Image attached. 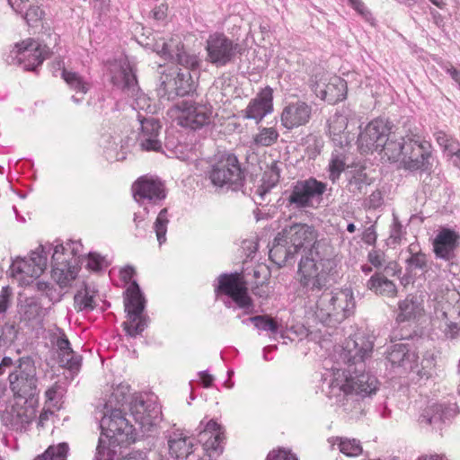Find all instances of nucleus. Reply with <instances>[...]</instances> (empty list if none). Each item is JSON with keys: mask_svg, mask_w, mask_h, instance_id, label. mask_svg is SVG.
<instances>
[{"mask_svg": "<svg viewBox=\"0 0 460 460\" xmlns=\"http://www.w3.org/2000/svg\"><path fill=\"white\" fill-rule=\"evenodd\" d=\"M373 349L371 336L356 333L335 350V360L347 365V368H332L327 383L330 399L348 400L349 395L371 398L377 392L380 385L377 378L365 372V361L371 357Z\"/></svg>", "mask_w": 460, "mask_h": 460, "instance_id": "1", "label": "nucleus"}, {"mask_svg": "<svg viewBox=\"0 0 460 460\" xmlns=\"http://www.w3.org/2000/svg\"><path fill=\"white\" fill-rule=\"evenodd\" d=\"M97 408V414L101 415L100 428L102 434L108 438H99L93 460H122L121 448L123 445H128L134 441V429L125 417V413L111 404H101Z\"/></svg>", "mask_w": 460, "mask_h": 460, "instance_id": "2", "label": "nucleus"}, {"mask_svg": "<svg viewBox=\"0 0 460 460\" xmlns=\"http://www.w3.org/2000/svg\"><path fill=\"white\" fill-rule=\"evenodd\" d=\"M317 231L312 226L302 223H292L284 226L274 237L269 252L272 262L279 268L296 261V256L305 249L309 255L315 254V245L321 244L322 251L329 249L325 243L317 241Z\"/></svg>", "mask_w": 460, "mask_h": 460, "instance_id": "3", "label": "nucleus"}, {"mask_svg": "<svg viewBox=\"0 0 460 460\" xmlns=\"http://www.w3.org/2000/svg\"><path fill=\"white\" fill-rule=\"evenodd\" d=\"M315 254L300 259L297 270V280L302 291L307 296H317L328 289L331 281L338 277V261L329 249L322 251V245H315Z\"/></svg>", "mask_w": 460, "mask_h": 460, "instance_id": "4", "label": "nucleus"}, {"mask_svg": "<svg viewBox=\"0 0 460 460\" xmlns=\"http://www.w3.org/2000/svg\"><path fill=\"white\" fill-rule=\"evenodd\" d=\"M9 369L8 379L13 396L23 399L24 402L38 397L36 367L31 357L20 358L16 363L9 357H4L0 362V376ZM34 402H38V398Z\"/></svg>", "mask_w": 460, "mask_h": 460, "instance_id": "5", "label": "nucleus"}, {"mask_svg": "<svg viewBox=\"0 0 460 460\" xmlns=\"http://www.w3.org/2000/svg\"><path fill=\"white\" fill-rule=\"evenodd\" d=\"M354 307L350 288L324 289L316 302L315 317L323 325L335 328L353 313Z\"/></svg>", "mask_w": 460, "mask_h": 460, "instance_id": "6", "label": "nucleus"}, {"mask_svg": "<svg viewBox=\"0 0 460 460\" xmlns=\"http://www.w3.org/2000/svg\"><path fill=\"white\" fill-rule=\"evenodd\" d=\"M80 242L69 241L57 244L52 254L51 277L61 287H68L77 276V257H80Z\"/></svg>", "mask_w": 460, "mask_h": 460, "instance_id": "7", "label": "nucleus"}, {"mask_svg": "<svg viewBox=\"0 0 460 460\" xmlns=\"http://www.w3.org/2000/svg\"><path fill=\"white\" fill-rule=\"evenodd\" d=\"M208 179L213 186L237 191L243 187L244 172L241 168L238 158L234 154H224L214 163L208 172Z\"/></svg>", "mask_w": 460, "mask_h": 460, "instance_id": "8", "label": "nucleus"}, {"mask_svg": "<svg viewBox=\"0 0 460 460\" xmlns=\"http://www.w3.org/2000/svg\"><path fill=\"white\" fill-rule=\"evenodd\" d=\"M327 190V184L314 177L294 182L284 191V204L288 209L302 210L313 207V201H320Z\"/></svg>", "mask_w": 460, "mask_h": 460, "instance_id": "9", "label": "nucleus"}, {"mask_svg": "<svg viewBox=\"0 0 460 460\" xmlns=\"http://www.w3.org/2000/svg\"><path fill=\"white\" fill-rule=\"evenodd\" d=\"M125 294L124 305L128 321L122 323V327L127 335L135 338L147 327L146 316L143 314L146 299L136 280L130 283Z\"/></svg>", "mask_w": 460, "mask_h": 460, "instance_id": "10", "label": "nucleus"}, {"mask_svg": "<svg viewBox=\"0 0 460 460\" xmlns=\"http://www.w3.org/2000/svg\"><path fill=\"white\" fill-rule=\"evenodd\" d=\"M432 146L419 134L406 135L402 167L410 172H429L432 168Z\"/></svg>", "mask_w": 460, "mask_h": 460, "instance_id": "11", "label": "nucleus"}, {"mask_svg": "<svg viewBox=\"0 0 460 460\" xmlns=\"http://www.w3.org/2000/svg\"><path fill=\"white\" fill-rule=\"evenodd\" d=\"M207 62L216 67H224L234 63L243 48L222 32H214L206 40Z\"/></svg>", "mask_w": 460, "mask_h": 460, "instance_id": "12", "label": "nucleus"}, {"mask_svg": "<svg viewBox=\"0 0 460 460\" xmlns=\"http://www.w3.org/2000/svg\"><path fill=\"white\" fill-rule=\"evenodd\" d=\"M170 112H179L177 119L181 126L199 129L210 123L212 107L208 103L201 104L182 100L173 104Z\"/></svg>", "mask_w": 460, "mask_h": 460, "instance_id": "13", "label": "nucleus"}, {"mask_svg": "<svg viewBox=\"0 0 460 460\" xmlns=\"http://www.w3.org/2000/svg\"><path fill=\"white\" fill-rule=\"evenodd\" d=\"M111 83L123 93L135 99L132 104L135 110L146 109L145 105L149 99H147L144 93H140L137 75L128 63H124L112 71Z\"/></svg>", "mask_w": 460, "mask_h": 460, "instance_id": "14", "label": "nucleus"}, {"mask_svg": "<svg viewBox=\"0 0 460 460\" xmlns=\"http://www.w3.org/2000/svg\"><path fill=\"white\" fill-rule=\"evenodd\" d=\"M391 129V123L386 119L378 118L371 120L358 135V146L360 152L378 151L388 139Z\"/></svg>", "mask_w": 460, "mask_h": 460, "instance_id": "15", "label": "nucleus"}, {"mask_svg": "<svg viewBox=\"0 0 460 460\" xmlns=\"http://www.w3.org/2000/svg\"><path fill=\"white\" fill-rule=\"evenodd\" d=\"M217 279L218 285L215 288L217 295L224 294L231 297L240 308L249 309L252 306V298L240 273H223Z\"/></svg>", "mask_w": 460, "mask_h": 460, "instance_id": "16", "label": "nucleus"}, {"mask_svg": "<svg viewBox=\"0 0 460 460\" xmlns=\"http://www.w3.org/2000/svg\"><path fill=\"white\" fill-rule=\"evenodd\" d=\"M134 199L148 214L147 205H158L166 198V191L164 183L152 177L141 176L132 185Z\"/></svg>", "mask_w": 460, "mask_h": 460, "instance_id": "17", "label": "nucleus"}, {"mask_svg": "<svg viewBox=\"0 0 460 460\" xmlns=\"http://www.w3.org/2000/svg\"><path fill=\"white\" fill-rule=\"evenodd\" d=\"M311 89L318 98L332 105L344 100L347 95V83L338 75H316Z\"/></svg>", "mask_w": 460, "mask_h": 460, "instance_id": "18", "label": "nucleus"}, {"mask_svg": "<svg viewBox=\"0 0 460 460\" xmlns=\"http://www.w3.org/2000/svg\"><path fill=\"white\" fill-rule=\"evenodd\" d=\"M15 58L26 71L36 72L51 53L47 45H41L33 39H26L15 45Z\"/></svg>", "mask_w": 460, "mask_h": 460, "instance_id": "19", "label": "nucleus"}, {"mask_svg": "<svg viewBox=\"0 0 460 460\" xmlns=\"http://www.w3.org/2000/svg\"><path fill=\"white\" fill-rule=\"evenodd\" d=\"M37 404H5L4 410H0L2 423L13 429H25L36 418Z\"/></svg>", "mask_w": 460, "mask_h": 460, "instance_id": "20", "label": "nucleus"}, {"mask_svg": "<svg viewBox=\"0 0 460 460\" xmlns=\"http://www.w3.org/2000/svg\"><path fill=\"white\" fill-rule=\"evenodd\" d=\"M225 431L214 420H209L204 430L199 433L202 443L203 456L199 460H216L224 451Z\"/></svg>", "mask_w": 460, "mask_h": 460, "instance_id": "21", "label": "nucleus"}, {"mask_svg": "<svg viewBox=\"0 0 460 460\" xmlns=\"http://www.w3.org/2000/svg\"><path fill=\"white\" fill-rule=\"evenodd\" d=\"M140 133L138 142L142 150L159 152L162 150V141L159 138L162 128L160 121L154 117H144L138 113Z\"/></svg>", "mask_w": 460, "mask_h": 460, "instance_id": "22", "label": "nucleus"}, {"mask_svg": "<svg viewBox=\"0 0 460 460\" xmlns=\"http://www.w3.org/2000/svg\"><path fill=\"white\" fill-rule=\"evenodd\" d=\"M405 253L407 256L404 260V264L407 275L406 284H408L410 278L427 274L431 269L432 261H430L429 256L420 249L418 243H411L407 247Z\"/></svg>", "mask_w": 460, "mask_h": 460, "instance_id": "23", "label": "nucleus"}, {"mask_svg": "<svg viewBox=\"0 0 460 460\" xmlns=\"http://www.w3.org/2000/svg\"><path fill=\"white\" fill-rule=\"evenodd\" d=\"M436 317L440 321L441 328L447 339L454 340L460 336V303H449L436 309Z\"/></svg>", "mask_w": 460, "mask_h": 460, "instance_id": "24", "label": "nucleus"}, {"mask_svg": "<svg viewBox=\"0 0 460 460\" xmlns=\"http://www.w3.org/2000/svg\"><path fill=\"white\" fill-rule=\"evenodd\" d=\"M312 116V107L302 101H296L287 104L281 112V125L291 130L307 124Z\"/></svg>", "mask_w": 460, "mask_h": 460, "instance_id": "25", "label": "nucleus"}, {"mask_svg": "<svg viewBox=\"0 0 460 460\" xmlns=\"http://www.w3.org/2000/svg\"><path fill=\"white\" fill-rule=\"evenodd\" d=\"M273 111V90L270 86L261 89L255 98L252 99L243 111V117L261 122L265 116Z\"/></svg>", "mask_w": 460, "mask_h": 460, "instance_id": "26", "label": "nucleus"}, {"mask_svg": "<svg viewBox=\"0 0 460 460\" xmlns=\"http://www.w3.org/2000/svg\"><path fill=\"white\" fill-rule=\"evenodd\" d=\"M459 241L460 235L455 230L447 227L441 228L432 243L436 257L448 261L453 260Z\"/></svg>", "mask_w": 460, "mask_h": 460, "instance_id": "27", "label": "nucleus"}, {"mask_svg": "<svg viewBox=\"0 0 460 460\" xmlns=\"http://www.w3.org/2000/svg\"><path fill=\"white\" fill-rule=\"evenodd\" d=\"M166 438L169 454L174 459H186L197 450V445L194 444L195 438L179 429L169 431Z\"/></svg>", "mask_w": 460, "mask_h": 460, "instance_id": "28", "label": "nucleus"}, {"mask_svg": "<svg viewBox=\"0 0 460 460\" xmlns=\"http://www.w3.org/2000/svg\"><path fill=\"white\" fill-rule=\"evenodd\" d=\"M56 346L59 365L69 370L72 376L76 375L81 368L82 357L75 354L64 333L57 339Z\"/></svg>", "mask_w": 460, "mask_h": 460, "instance_id": "29", "label": "nucleus"}, {"mask_svg": "<svg viewBox=\"0 0 460 460\" xmlns=\"http://www.w3.org/2000/svg\"><path fill=\"white\" fill-rule=\"evenodd\" d=\"M47 252L45 247L40 245L36 251H33L28 261L22 260L13 264V270L16 273L30 274L31 277H39L47 268Z\"/></svg>", "mask_w": 460, "mask_h": 460, "instance_id": "30", "label": "nucleus"}, {"mask_svg": "<svg viewBox=\"0 0 460 460\" xmlns=\"http://www.w3.org/2000/svg\"><path fill=\"white\" fill-rule=\"evenodd\" d=\"M385 359L392 367L412 368V363L416 361L417 356L408 344L393 343L385 351Z\"/></svg>", "mask_w": 460, "mask_h": 460, "instance_id": "31", "label": "nucleus"}, {"mask_svg": "<svg viewBox=\"0 0 460 460\" xmlns=\"http://www.w3.org/2000/svg\"><path fill=\"white\" fill-rule=\"evenodd\" d=\"M398 309L399 313L396 317V322L399 324L404 323L405 322H415L423 312V307L418 298L411 295L399 302Z\"/></svg>", "mask_w": 460, "mask_h": 460, "instance_id": "32", "label": "nucleus"}, {"mask_svg": "<svg viewBox=\"0 0 460 460\" xmlns=\"http://www.w3.org/2000/svg\"><path fill=\"white\" fill-rule=\"evenodd\" d=\"M328 127L329 134L336 145L343 146L349 143L346 134L348 127V118L346 115L341 112H336L329 119Z\"/></svg>", "mask_w": 460, "mask_h": 460, "instance_id": "33", "label": "nucleus"}, {"mask_svg": "<svg viewBox=\"0 0 460 460\" xmlns=\"http://www.w3.org/2000/svg\"><path fill=\"white\" fill-rule=\"evenodd\" d=\"M110 391V397L105 402H146L143 393H131L130 385L127 383L111 386Z\"/></svg>", "mask_w": 460, "mask_h": 460, "instance_id": "34", "label": "nucleus"}, {"mask_svg": "<svg viewBox=\"0 0 460 460\" xmlns=\"http://www.w3.org/2000/svg\"><path fill=\"white\" fill-rule=\"evenodd\" d=\"M281 168L278 162L274 161L267 171L264 172L261 178V184L257 188L256 194L261 200L267 193L270 191L280 180Z\"/></svg>", "mask_w": 460, "mask_h": 460, "instance_id": "35", "label": "nucleus"}, {"mask_svg": "<svg viewBox=\"0 0 460 460\" xmlns=\"http://www.w3.org/2000/svg\"><path fill=\"white\" fill-rule=\"evenodd\" d=\"M332 449L338 446L341 453L349 457H356L362 454L363 449L360 441L356 438H348L343 437H332L328 439Z\"/></svg>", "mask_w": 460, "mask_h": 460, "instance_id": "36", "label": "nucleus"}, {"mask_svg": "<svg viewBox=\"0 0 460 460\" xmlns=\"http://www.w3.org/2000/svg\"><path fill=\"white\" fill-rule=\"evenodd\" d=\"M367 288L376 294L393 296L396 294V287L382 274H374L367 281Z\"/></svg>", "mask_w": 460, "mask_h": 460, "instance_id": "37", "label": "nucleus"}, {"mask_svg": "<svg viewBox=\"0 0 460 460\" xmlns=\"http://www.w3.org/2000/svg\"><path fill=\"white\" fill-rule=\"evenodd\" d=\"M404 146H406V136L398 140L394 139L390 134L388 139L385 140V144L378 151L384 152L389 160L398 161L400 158L401 160L403 158Z\"/></svg>", "mask_w": 460, "mask_h": 460, "instance_id": "38", "label": "nucleus"}, {"mask_svg": "<svg viewBox=\"0 0 460 460\" xmlns=\"http://www.w3.org/2000/svg\"><path fill=\"white\" fill-rule=\"evenodd\" d=\"M179 51H173L171 62H175L182 66L183 69H195L199 66V59L196 55L189 54L184 50V46L179 40Z\"/></svg>", "mask_w": 460, "mask_h": 460, "instance_id": "39", "label": "nucleus"}, {"mask_svg": "<svg viewBox=\"0 0 460 460\" xmlns=\"http://www.w3.org/2000/svg\"><path fill=\"white\" fill-rule=\"evenodd\" d=\"M443 406L444 404H427L419 417V421L427 425L442 421L446 418Z\"/></svg>", "mask_w": 460, "mask_h": 460, "instance_id": "40", "label": "nucleus"}, {"mask_svg": "<svg viewBox=\"0 0 460 460\" xmlns=\"http://www.w3.org/2000/svg\"><path fill=\"white\" fill-rule=\"evenodd\" d=\"M179 39L170 38L165 40L161 38L153 45V50L165 60H171L173 51H179Z\"/></svg>", "mask_w": 460, "mask_h": 460, "instance_id": "41", "label": "nucleus"}, {"mask_svg": "<svg viewBox=\"0 0 460 460\" xmlns=\"http://www.w3.org/2000/svg\"><path fill=\"white\" fill-rule=\"evenodd\" d=\"M162 81L157 89L158 96L162 100L173 101L176 97H180L178 86L171 75H165L161 77Z\"/></svg>", "mask_w": 460, "mask_h": 460, "instance_id": "42", "label": "nucleus"}, {"mask_svg": "<svg viewBox=\"0 0 460 460\" xmlns=\"http://www.w3.org/2000/svg\"><path fill=\"white\" fill-rule=\"evenodd\" d=\"M62 78L67 85L76 93L85 94L89 90V84L76 72L68 71L66 68L62 70Z\"/></svg>", "mask_w": 460, "mask_h": 460, "instance_id": "43", "label": "nucleus"}, {"mask_svg": "<svg viewBox=\"0 0 460 460\" xmlns=\"http://www.w3.org/2000/svg\"><path fill=\"white\" fill-rule=\"evenodd\" d=\"M173 79L178 86V93L180 97L189 95L195 90L194 82L191 77L190 71L188 69L180 68Z\"/></svg>", "mask_w": 460, "mask_h": 460, "instance_id": "44", "label": "nucleus"}, {"mask_svg": "<svg viewBox=\"0 0 460 460\" xmlns=\"http://www.w3.org/2000/svg\"><path fill=\"white\" fill-rule=\"evenodd\" d=\"M75 308L77 311H92L96 307L94 296L91 294L89 288L84 287L83 290L78 291L74 297Z\"/></svg>", "mask_w": 460, "mask_h": 460, "instance_id": "45", "label": "nucleus"}, {"mask_svg": "<svg viewBox=\"0 0 460 460\" xmlns=\"http://www.w3.org/2000/svg\"><path fill=\"white\" fill-rule=\"evenodd\" d=\"M248 321L252 323L255 328L260 331L270 332L273 334H277L279 332L280 325L269 315L252 316L248 318Z\"/></svg>", "mask_w": 460, "mask_h": 460, "instance_id": "46", "label": "nucleus"}, {"mask_svg": "<svg viewBox=\"0 0 460 460\" xmlns=\"http://www.w3.org/2000/svg\"><path fill=\"white\" fill-rule=\"evenodd\" d=\"M279 136L275 128H261L253 137V142L260 146H270L278 140Z\"/></svg>", "mask_w": 460, "mask_h": 460, "instance_id": "47", "label": "nucleus"}, {"mask_svg": "<svg viewBox=\"0 0 460 460\" xmlns=\"http://www.w3.org/2000/svg\"><path fill=\"white\" fill-rule=\"evenodd\" d=\"M167 214V208H163L159 212L154 224V230L155 232L156 238L160 245L166 242L167 226L169 224Z\"/></svg>", "mask_w": 460, "mask_h": 460, "instance_id": "48", "label": "nucleus"}, {"mask_svg": "<svg viewBox=\"0 0 460 460\" xmlns=\"http://www.w3.org/2000/svg\"><path fill=\"white\" fill-rule=\"evenodd\" d=\"M68 451L66 443H60L58 446H50L42 455L34 460H65Z\"/></svg>", "mask_w": 460, "mask_h": 460, "instance_id": "49", "label": "nucleus"}, {"mask_svg": "<svg viewBox=\"0 0 460 460\" xmlns=\"http://www.w3.org/2000/svg\"><path fill=\"white\" fill-rule=\"evenodd\" d=\"M345 167L343 156L339 154H332L328 165L329 179L334 183L340 178Z\"/></svg>", "mask_w": 460, "mask_h": 460, "instance_id": "50", "label": "nucleus"}, {"mask_svg": "<svg viewBox=\"0 0 460 460\" xmlns=\"http://www.w3.org/2000/svg\"><path fill=\"white\" fill-rule=\"evenodd\" d=\"M66 385L63 382H55L50 387L45 391L46 402H58L63 399L66 394Z\"/></svg>", "mask_w": 460, "mask_h": 460, "instance_id": "51", "label": "nucleus"}, {"mask_svg": "<svg viewBox=\"0 0 460 460\" xmlns=\"http://www.w3.org/2000/svg\"><path fill=\"white\" fill-rule=\"evenodd\" d=\"M108 263L105 257L102 256L97 252H89L87 256V268L93 270L99 271L103 267H107Z\"/></svg>", "mask_w": 460, "mask_h": 460, "instance_id": "52", "label": "nucleus"}, {"mask_svg": "<svg viewBox=\"0 0 460 460\" xmlns=\"http://www.w3.org/2000/svg\"><path fill=\"white\" fill-rule=\"evenodd\" d=\"M266 460H298L295 454L285 448H278L271 450Z\"/></svg>", "mask_w": 460, "mask_h": 460, "instance_id": "53", "label": "nucleus"}, {"mask_svg": "<svg viewBox=\"0 0 460 460\" xmlns=\"http://www.w3.org/2000/svg\"><path fill=\"white\" fill-rule=\"evenodd\" d=\"M342 411L349 420H359L365 414V409L362 404H342Z\"/></svg>", "mask_w": 460, "mask_h": 460, "instance_id": "54", "label": "nucleus"}, {"mask_svg": "<svg viewBox=\"0 0 460 460\" xmlns=\"http://www.w3.org/2000/svg\"><path fill=\"white\" fill-rule=\"evenodd\" d=\"M366 175H354L348 184L349 190L353 194L361 193L363 188L367 185Z\"/></svg>", "mask_w": 460, "mask_h": 460, "instance_id": "55", "label": "nucleus"}, {"mask_svg": "<svg viewBox=\"0 0 460 460\" xmlns=\"http://www.w3.org/2000/svg\"><path fill=\"white\" fill-rule=\"evenodd\" d=\"M403 234L402 226L398 218H394V223L391 226L389 240L392 244H399L402 241Z\"/></svg>", "mask_w": 460, "mask_h": 460, "instance_id": "56", "label": "nucleus"}, {"mask_svg": "<svg viewBox=\"0 0 460 460\" xmlns=\"http://www.w3.org/2000/svg\"><path fill=\"white\" fill-rule=\"evenodd\" d=\"M367 261L375 268H381L385 263V253L381 250L372 249L368 252Z\"/></svg>", "mask_w": 460, "mask_h": 460, "instance_id": "57", "label": "nucleus"}, {"mask_svg": "<svg viewBox=\"0 0 460 460\" xmlns=\"http://www.w3.org/2000/svg\"><path fill=\"white\" fill-rule=\"evenodd\" d=\"M12 296L11 288L8 286L3 287L0 291V315L6 313Z\"/></svg>", "mask_w": 460, "mask_h": 460, "instance_id": "58", "label": "nucleus"}, {"mask_svg": "<svg viewBox=\"0 0 460 460\" xmlns=\"http://www.w3.org/2000/svg\"><path fill=\"white\" fill-rule=\"evenodd\" d=\"M434 136L437 143L441 147L449 152L453 151L454 143L452 138L449 137V136H447L444 131H437Z\"/></svg>", "mask_w": 460, "mask_h": 460, "instance_id": "59", "label": "nucleus"}, {"mask_svg": "<svg viewBox=\"0 0 460 460\" xmlns=\"http://www.w3.org/2000/svg\"><path fill=\"white\" fill-rule=\"evenodd\" d=\"M43 11L39 6H30L23 15L24 19L30 24L40 21L43 16Z\"/></svg>", "mask_w": 460, "mask_h": 460, "instance_id": "60", "label": "nucleus"}, {"mask_svg": "<svg viewBox=\"0 0 460 460\" xmlns=\"http://www.w3.org/2000/svg\"><path fill=\"white\" fill-rule=\"evenodd\" d=\"M377 234L376 232L375 226H370L366 228L362 234V241L368 245H375L376 242Z\"/></svg>", "mask_w": 460, "mask_h": 460, "instance_id": "61", "label": "nucleus"}, {"mask_svg": "<svg viewBox=\"0 0 460 460\" xmlns=\"http://www.w3.org/2000/svg\"><path fill=\"white\" fill-rule=\"evenodd\" d=\"M133 221L135 223V228H136L135 236L136 237L144 236V234L146 231V226H147L146 224L144 223V221H145L144 217H141L138 213H135Z\"/></svg>", "mask_w": 460, "mask_h": 460, "instance_id": "62", "label": "nucleus"}, {"mask_svg": "<svg viewBox=\"0 0 460 460\" xmlns=\"http://www.w3.org/2000/svg\"><path fill=\"white\" fill-rule=\"evenodd\" d=\"M57 284L59 286L58 288H57L53 284H51L47 293L45 294L46 297H48L49 300L52 303L59 302L63 296L61 289L64 287H61L58 282Z\"/></svg>", "mask_w": 460, "mask_h": 460, "instance_id": "63", "label": "nucleus"}, {"mask_svg": "<svg viewBox=\"0 0 460 460\" xmlns=\"http://www.w3.org/2000/svg\"><path fill=\"white\" fill-rule=\"evenodd\" d=\"M369 207L377 208L383 204V196L379 190L373 191L368 198Z\"/></svg>", "mask_w": 460, "mask_h": 460, "instance_id": "64", "label": "nucleus"}]
</instances>
